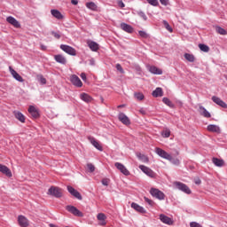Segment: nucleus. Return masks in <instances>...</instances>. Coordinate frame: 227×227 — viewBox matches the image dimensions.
<instances>
[{
  "instance_id": "obj_1",
  "label": "nucleus",
  "mask_w": 227,
  "mask_h": 227,
  "mask_svg": "<svg viewBox=\"0 0 227 227\" xmlns=\"http://www.w3.org/2000/svg\"><path fill=\"white\" fill-rule=\"evenodd\" d=\"M150 194L151 196H153V198H156V200H160V201L166 200V194H164L162 191L157 188H151Z\"/></svg>"
},
{
  "instance_id": "obj_2",
  "label": "nucleus",
  "mask_w": 227,
  "mask_h": 227,
  "mask_svg": "<svg viewBox=\"0 0 227 227\" xmlns=\"http://www.w3.org/2000/svg\"><path fill=\"white\" fill-rule=\"evenodd\" d=\"M47 194L53 196L54 198H61L63 196L61 189L56 186H51L49 188Z\"/></svg>"
},
{
  "instance_id": "obj_3",
  "label": "nucleus",
  "mask_w": 227,
  "mask_h": 227,
  "mask_svg": "<svg viewBox=\"0 0 227 227\" xmlns=\"http://www.w3.org/2000/svg\"><path fill=\"white\" fill-rule=\"evenodd\" d=\"M60 49L67 54H69V56H77V51H75V48L70 45L61 44Z\"/></svg>"
},
{
  "instance_id": "obj_4",
  "label": "nucleus",
  "mask_w": 227,
  "mask_h": 227,
  "mask_svg": "<svg viewBox=\"0 0 227 227\" xmlns=\"http://www.w3.org/2000/svg\"><path fill=\"white\" fill-rule=\"evenodd\" d=\"M66 210H67V212H70V214H73V215H75L76 217H82L84 215L82 212L75 207V206L68 205L66 207Z\"/></svg>"
},
{
  "instance_id": "obj_5",
  "label": "nucleus",
  "mask_w": 227,
  "mask_h": 227,
  "mask_svg": "<svg viewBox=\"0 0 227 227\" xmlns=\"http://www.w3.org/2000/svg\"><path fill=\"white\" fill-rule=\"evenodd\" d=\"M175 185L176 189H178L179 191H182V192H184L185 194H191L192 192L191 191V188H189V186H187V184L184 183L176 182Z\"/></svg>"
},
{
  "instance_id": "obj_6",
  "label": "nucleus",
  "mask_w": 227,
  "mask_h": 227,
  "mask_svg": "<svg viewBox=\"0 0 227 227\" xmlns=\"http://www.w3.org/2000/svg\"><path fill=\"white\" fill-rule=\"evenodd\" d=\"M139 168L141 169V171H143V173L147 175V176H150V178H155V172H153V170H152L150 168L145 165H140Z\"/></svg>"
},
{
  "instance_id": "obj_7",
  "label": "nucleus",
  "mask_w": 227,
  "mask_h": 227,
  "mask_svg": "<svg viewBox=\"0 0 227 227\" xmlns=\"http://www.w3.org/2000/svg\"><path fill=\"white\" fill-rule=\"evenodd\" d=\"M114 166L116 168L119 169V171H121V173H122V175H124L125 176H129V175H130V172L129 171V169H127V168L125 167V165L120 163V162H115Z\"/></svg>"
},
{
  "instance_id": "obj_8",
  "label": "nucleus",
  "mask_w": 227,
  "mask_h": 227,
  "mask_svg": "<svg viewBox=\"0 0 227 227\" xmlns=\"http://www.w3.org/2000/svg\"><path fill=\"white\" fill-rule=\"evenodd\" d=\"M70 81L74 86H76L77 88H82V82L81 81V78H79V76L76 74H73Z\"/></svg>"
},
{
  "instance_id": "obj_9",
  "label": "nucleus",
  "mask_w": 227,
  "mask_h": 227,
  "mask_svg": "<svg viewBox=\"0 0 227 227\" xmlns=\"http://www.w3.org/2000/svg\"><path fill=\"white\" fill-rule=\"evenodd\" d=\"M67 191H68V192H69L72 196H74V198H76V200H82V196L81 195V193H80L77 190H75L74 187L68 185V186H67Z\"/></svg>"
},
{
  "instance_id": "obj_10",
  "label": "nucleus",
  "mask_w": 227,
  "mask_h": 227,
  "mask_svg": "<svg viewBox=\"0 0 227 227\" xmlns=\"http://www.w3.org/2000/svg\"><path fill=\"white\" fill-rule=\"evenodd\" d=\"M90 143L92 144V145L94 146V148H96L97 150H98L99 152H103L104 148L102 147V145H100V143L98 141H97V139H95V137H88Z\"/></svg>"
},
{
  "instance_id": "obj_11",
  "label": "nucleus",
  "mask_w": 227,
  "mask_h": 227,
  "mask_svg": "<svg viewBox=\"0 0 227 227\" xmlns=\"http://www.w3.org/2000/svg\"><path fill=\"white\" fill-rule=\"evenodd\" d=\"M211 100H213L215 104H216L217 106H220V107H223V109H227L226 102L223 101V99H221L217 96H213L211 98Z\"/></svg>"
},
{
  "instance_id": "obj_12",
  "label": "nucleus",
  "mask_w": 227,
  "mask_h": 227,
  "mask_svg": "<svg viewBox=\"0 0 227 227\" xmlns=\"http://www.w3.org/2000/svg\"><path fill=\"white\" fill-rule=\"evenodd\" d=\"M155 150H156L157 155H159L162 159H167V160H168V159H171V154L168 153L166 151H164L159 147H156Z\"/></svg>"
},
{
  "instance_id": "obj_13",
  "label": "nucleus",
  "mask_w": 227,
  "mask_h": 227,
  "mask_svg": "<svg viewBox=\"0 0 227 227\" xmlns=\"http://www.w3.org/2000/svg\"><path fill=\"white\" fill-rule=\"evenodd\" d=\"M28 113L35 119L40 118V111H38V109L36 107H35L34 106H30L28 107Z\"/></svg>"
},
{
  "instance_id": "obj_14",
  "label": "nucleus",
  "mask_w": 227,
  "mask_h": 227,
  "mask_svg": "<svg viewBox=\"0 0 227 227\" xmlns=\"http://www.w3.org/2000/svg\"><path fill=\"white\" fill-rule=\"evenodd\" d=\"M118 120L121 121L123 125H130V119H129L124 113H120L118 114Z\"/></svg>"
},
{
  "instance_id": "obj_15",
  "label": "nucleus",
  "mask_w": 227,
  "mask_h": 227,
  "mask_svg": "<svg viewBox=\"0 0 227 227\" xmlns=\"http://www.w3.org/2000/svg\"><path fill=\"white\" fill-rule=\"evenodd\" d=\"M199 113L200 116H204V118H212V114H210V112L205 108L203 106H199Z\"/></svg>"
},
{
  "instance_id": "obj_16",
  "label": "nucleus",
  "mask_w": 227,
  "mask_h": 227,
  "mask_svg": "<svg viewBox=\"0 0 227 227\" xmlns=\"http://www.w3.org/2000/svg\"><path fill=\"white\" fill-rule=\"evenodd\" d=\"M0 173L6 175L8 178H12V170H10L8 167L3 164H0Z\"/></svg>"
},
{
  "instance_id": "obj_17",
  "label": "nucleus",
  "mask_w": 227,
  "mask_h": 227,
  "mask_svg": "<svg viewBox=\"0 0 227 227\" xmlns=\"http://www.w3.org/2000/svg\"><path fill=\"white\" fill-rule=\"evenodd\" d=\"M6 21L11 24L12 26H13L14 27H20V23L19 22V20H17L15 18H13L12 16H8L6 18Z\"/></svg>"
},
{
  "instance_id": "obj_18",
  "label": "nucleus",
  "mask_w": 227,
  "mask_h": 227,
  "mask_svg": "<svg viewBox=\"0 0 227 227\" xmlns=\"http://www.w3.org/2000/svg\"><path fill=\"white\" fill-rule=\"evenodd\" d=\"M10 72L12 75V77L18 81L19 82H24V78H22V76H20V74H19V73H17V71H15L14 69L12 68V67H9Z\"/></svg>"
},
{
  "instance_id": "obj_19",
  "label": "nucleus",
  "mask_w": 227,
  "mask_h": 227,
  "mask_svg": "<svg viewBox=\"0 0 227 227\" xmlns=\"http://www.w3.org/2000/svg\"><path fill=\"white\" fill-rule=\"evenodd\" d=\"M98 221H99V226H106L107 224V222H106V219H107V216H106V214L104 213H99L97 215Z\"/></svg>"
},
{
  "instance_id": "obj_20",
  "label": "nucleus",
  "mask_w": 227,
  "mask_h": 227,
  "mask_svg": "<svg viewBox=\"0 0 227 227\" xmlns=\"http://www.w3.org/2000/svg\"><path fill=\"white\" fill-rule=\"evenodd\" d=\"M121 28L122 29V31H125V33H134V27L125 22L121 23Z\"/></svg>"
},
{
  "instance_id": "obj_21",
  "label": "nucleus",
  "mask_w": 227,
  "mask_h": 227,
  "mask_svg": "<svg viewBox=\"0 0 227 227\" xmlns=\"http://www.w3.org/2000/svg\"><path fill=\"white\" fill-rule=\"evenodd\" d=\"M18 222L20 227H28L29 223H27V218L24 215L18 216Z\"/></svg>"
},
{
  "instance_id": "obj_22",
  "label": "nucleus",
  "mask_w": 227,
  "mask_h": 227,
  "mask_svg": "<svg viewBox=\"0 0 227 227\" xmlns=\"http://www.w3.org/2000/svg\"><path fill=\"white\" fill-rule=\"evenodd\" d=\"M160 220L164 224H168V225L173 224V220L170 217H168V215H162V214L160 215Z\"/></svg>"
},
{
  "instance_id": "obj_23",
  "label": "nucleus",
  "mask_w": 227,
  "mask_h": 227,
  "mask_svg": "<svg viewBox=\"0 0 227 227\" xmlns=\"http://www.w3.org/2000/svg\"><path fill=\"white\" fill-rule=\"evenodd\" d=\"M153 97L154 98H159V97H163L164 96V91L162 90V88L157 87L153 92H152Z\"/></svg>"
},
{
  "instance_id": "obj_24",
  "label": "nucleus",
  "mask_w": 227,
  "mask_h": 227,
  "mask_svg": "<svg viewBox=\"0 0 227 227\" xmlns=\"http://www.w3.org/2000/svg\"><path fill=\"white\" fill-rule=\"evenodd\" d=\"M131 208H134L137 212H139L140 214H146V209L145 207L139 206L137 203H131Z\"/></svg>"
},
{
  "instance_id": "obj_25",
  "label": "nucleus",
  "mask_w": 227,
  "mask_h": 227,
  "mask_svg": "<svg viewBox=\"0 0 227 227\" xmlns=\"http://www.w3.org/2000/svg\"><path fill=\"white\" fill-rule=\"evenodd\" d=\"M208 132H215L216 134H221V128L215 124H209L207 126Z\"/></svg>"
},
{
  "instance_id": "obj_26",
  "label": "nucleus",
  "mask_w": 227,
  "mask_h": 227,
  "mask_svg": "<svg viewBox=\"0 0 227 227\" xmlns=\"http://www.w3.org/2000/svg\"><path fill=\"white\" fill-rule=\"evenodd\" d=\"M88 47L90 49V51H92V52H97V51L99 49L98 43H97L95 41L88 42Z\"/></svg>"
},
{
  "instance_id": "obj_27",
  "label": "nucleus",
  "mask_w": 227,
  "mask_h": 227,
  "mask_svg": "<svg viewBox=\"0 0 227 227\" xmlns=\"http://www.w3.org/2000/svg\"><path fill=\"white\" fill-rule=\"evenodd\" d=\"M54 59L57 63H59L60 65H65L67 63V59L61 54L55 55Z\"/></svg>"
},
{
  "instance_id": "obj_28",
  "label": "nucleus",
  "mask_w": 227,
  "mask_h": 227,
  "mask_svg": "<svg viewBox=\"0 0 227 227\" xmlns=\"http://www.w3.org/2000/svg\"><path fill=\"white\" fill-rule=\"evenodd\" d=\"M14 116L16 120H19L21 123H26V116H24L22 113L15 111Z\"/></svg>"
},
{
  "instance_id": "obj_29",
  "label": "nucleus",
  "mask_w": 227,
  "mask_h": 227,
  "mask_svg": "<svg viewBox=\"0 0 227 227\" xmlns=\"http://www.w3.org/2000/svg\"><path fill=\"white\" fill-rule=\"evenodd\" d=\"M51 15L55 18L58 19V20H63V14L59 10L52 9L51 11Z\"/></svg>"
},
{
  "instance_id": "obj_30",
  "label": "nucleus",
  "mask_w": 227,
  "mask_h": 227,
  "mask_svg": "<svg viewBox=\"0 0 227 227\" xmlns=\"http://www.w3.org/2000/svg\"><path fill=\"white\" fill-rule=\"evenodd\" d=\"M212 162L217 168H223V166H224V160H221V159H218V158H213Z\"/></svg>"
},
{
  "instance_id": "obj_31",
  "label": "nucleus",
  "mask_w": 227,
  "mask_h": 227,
  "mask_svg": "<svg viewBox=\"0 0 227 227\" xmlns=\"http://www.w3.org/2000/svg\"><path fill=\"white\" fill-rule=\"evenodd\" d=\"M149 72H151V74H154L155 75H162V69H159L155 66L151 67L149 68Z\"/></svg>"
},
{
  "instance_id": "obj_32",
  "label": "nucleus",
  "mask_w": 227,
  "mask_h": 227,
  "mask_svg": "<svg viewBox=\"0 0 227 227\" xmlns=\"http://www.w3.org/2000/svg\"><path fill=\"white\" fill-rule=\"evenodd\" d=\"M80 98H81V100H82L83 102H86L87 104L91 102V100H93V98H90V95H88L87 93H84V92L80 94Z\"/></svg>"
},
{
  "instance_id": "obj_33",
  "label": "nucleus",
  "mask_w": 227,
  "mask_h": 227,
  "mask_svg": "<svg viewBox=\"0 0 227 227\" xmlns=\"http://www.w3.org/2000/svg\"><path fill=\"white\" fill-rule=\"evenodd\" d=\"M86 8H88L89 10H91L92 12H97V9L98 8V6H97L95 4V2H87L85 4Z\"/></svg>"
},
{
  "instance_id": "obj_34",
  "label": "nucleus",
  "mask_w": 227,
  "mask_h": 227,
  "mask_svg": "<svg viewBox=\"0 0 227 227\" xmlns=\"http://www.w3.org/2000/svg\"><path fill=\"white\" fill-rule=\"evenodd\" d=\"M162 102H163V104H165L166 106H168L171 109H175V104H173V102H171V100L169 98H163Z\"/></svg>"
},
{
  "instance_id": "obj_35",
  "label": "nucleus",
  "mask_w": 227,
  "mask_h": 227,
  "mask_svg": "<svg viewBox=\"0 0 227 227\" xmlns=\"http://www.w3.org/2000/svg\"><path fill=\"white\" fill-rule=\"evenodd\" d=\"M184 59L189 61L190 63H194V61L196 60V58L194 57V55L191 54V53H185L184 54Z\"/></svg>"
},
{
  "instance_id": "obj_36",
  "label": "nucleus",
  "mask_w": 227,
  "mask_h": 227,
  "mask_svg": "<svg viewBox=\"0 0 227 227\" xmlns=\"http://www.w3.org/2000/svg\"><path fill=\"white\" fill-rule=\"evenodd\" d=\"M161 136L162 137H169V136H171V130L168 128H165L162 131H161Z\"/></svg>"
},
{
  "instance_id": "obj_37",
  "label": "nucleus",
  "mask_w": 227,
  "mask_h": 227,
  "mask_svg": "<svg viewBox=\"0 0 227 227\" xmlns=\"http://www.w3.org/2000/svg\"><path fill=\"white\" fill-rule=\"evenodd\" d=\"M199 49H200V51H202V52H208V51H210V47H208V45L203 44V43L199 44Z\"/></svg>"
},
{
  "instance_id": "obj_38",
  "label": "nucleus",
  "mask_w": 227,
  "mask_h": 227,
  "mask_svg": "<svg viewBox=\"0 0 227 227\" xmlns=\"http://www.w3.org/2000/svg\"><path fill=\"white\" fill-rule=\"evenodd\" d=\"M168 160H170L175 166H180V160H178V158H173V156L170 155V159H168Z\"/></svg>"
},
{
  "instance_id": "obj_39",
  "label": "nucleus",
  "mask_w": 227,
  "mask_h": 227,
  "mask_svg": "<svg viewBox=\"0 0 227 227\" xmlns=\"http://www.w3.org/2000/svg\"><path fill=\"white\" fill-rule=\"evenodd\" d=\"M162 24H163L164 27L167 29V31H168L169 33H173V27H171V26L169 25V23L168 21L163 20Z\"/></svg>"
},
{
  "instance_id": "obj_40",
  "label": "nucleus",
  "mask_w": 227,
  "mask_h": 227,
  "mask_svg": "<svg viewBox=\"0 0 227 227\" xmlns=\"http://www.w3.org/2000/svg\"><path fill=\"white\" fill-rule=\"evenodd\" d=\"M134 97L137 100H145V95L141 92H135Z\"/></svg>"
},
{
  "instance_id": "obj_41",
  "label": "nucleus",
  "mask_w": 227,
  "mask_h": 227,
  "mask_svg": "<svg viewBox=\"0 0 227 227\" xmlns=\"http://www.w3.org/2000/svg\"><path fill=\"white\" fill-rule=\"evenodd\" d=\"M215 31H216V33H218V35H224L227 34L226 29L223 28L221 27H216Z\"/></svg>"
},
{
  "instance_id": "obj_42",
  "label": "nucleus",
  "mask_w": 227,
  "mask_h": 227,
  "mask_svg": "<svg viewBox=\"0 0 227 227\" xmlns=\"http://www.w3.org/2000/svg\"><path fill=\"white\" fill-rule=\"evenodd\" d=\"M137 15H139L144 20H148V17L146 16V14L145 13V12L143 11H138Z\"/></svg>"
},
{
  "instance_id": "obj_43",
  "label": "nucleus",
  "mask_w": 227,
  "mask_h": 227,
  "mask_svg": "<svg viewBox=\"0 0 227 227\" xmlns=\"http://www.w3.org/2000/svg\"><path fill=\"white\" fill-rule=\"evenodd\" d=\"M38 81L40 84H47V79H45L42 74L38 76Z\"/></svg>"
},
{
  "instance_id": "obj_44",
  "label": "nucleus",
  "mask_w": 227,
  "mask_h": 227,
  "mask_svg": "<svg viewBox=\"0 0 227 227\" xmlns=\"http://www.w3.org/2000/svg\"><path fill=\"white\" fill-rule=\"evenodd\" d=\"M151 6H159V0H146Z\"/></svg>"
},
{
  "instance_id": "obj_45",
  "label": "nucleus",
  "mask_w": 227,
  "mask_h": 227,
  "mask_svg": "<svg viewBox=\"0 0 227 227\" xmlns=\"http://www.w3.org/2000/svg\"><path fill=\"white\" fill-rule=\"evenodd\" d=\"M137 157L140 159V160H143V162H148V158L145 154L139 153Z\"/></svg>"
},
{
  "instance_id": "obj_46",
  "label": "nucleus",
  "mask_w": 227,
  "mask_h": 227,
  "mask_svg": "<svg viewBox=\"0 0 227 227\" xmlns=\"http://www.w3.org/2000/svg\"><path fill=\"white\" fill-rule=\"evenodd\" d=\"M87 168H88L90 173H93L95 171V165L92 163H88Z\"/></svg>"
},
{
  "instance_id": "obj_47",
  "label": "nucleus",
  "mask_w": 227,
  "mask_h": 227,
  "mask_svg": "<svg viewBox=\"0 0 227 227\" xmlns=\"http://www.w3.org/2000/svg\"><path fill=\"white\" fill-rule=\"evenodd\" d=\"M144 200L145 201V203H148V205H150V207H153V205H155V202L150 199H148L147 197H144Z\"/></svg>"
},
{
  "instance_id": "obj_48",
  "label": "nucleus",
  "mask_w": 227,
  "mask_h": 227,
  "mask_svg": "<svg viewBox=\"0 0 227 227\" xmlns=\"http://www.w3.org/2000/svg\"><path fill=\"white\" fill-rule=\"evenodd\" d=\"M138 35L141 38H148V34L145 31L139 30Z\"/></svg>"
},
{
  "instance_id": "obj_49",
  "label": "nucleus",
  "mask_w": 227,
  "mask_h": 227,
  "mask_svg": "<svg viewBox=\"0 0 227 227\" xmlns=\"http://www.w3.org/2000/svg\"><path fill=\"white\" fill-rule=\"evenodd\" d=\"M116 70H118V72H120L121 74H125V71L123 70V67H121V64H116L115 66Z\"/></svg>"
},
{
  "instance_id": "obj_50",
  "label": "nucleus",
  "mask_w": 227,
  "mask_h": 227,
  "mask_svg": "<svg viewBox=\"0 0 227 227\" xmlns=\"http://www.w3.org/2000/svg\"><path fill=\"white\" fill-rule=\"evenodd\" d=\"M52 36H54V38H56L57 40H59V38H61V34L58 33V32H51Z\"/></svg>"
},
{
  "instance_id": "obj_51",
  "label": "nucleus",
  "mask_w": 227,
  "mask_h": 227,
  "mask_svg": "<svg viewBox=\"0 0 227 227\" xmlns=\"http://www.w3.org/2000/svg\"><path fill=\"white\" fill-rule=\"evenodd\" d=\"M102 185H105L106 187H107V185H109V179L107 178H103L101 181Z\"/></svg>"
},
{
  "instance_id": "obj_52",
  "label": "nucleus",
  "mask_w": 227,
  "mask_h": 227,
  "mask_svg": "<svg viewBox=\"0 0 227 227\" xmlns=\"http://www.w3.org/2000/svg\"><path fill=\"white\" fill-rule=\"evenodd\" d=\"M190 227H202L201 224L196 223V222H192L190 223Z\"/></svg>"
},
{
  "instance_id": "obj_53",
  "label": "nucleus",
  "mask_w": 227,
  "mask_h": 227,
  "mask_svg": "<svg viewBox=\"0 0 227 227\" xmlns=\"http://www.w3.org/2000/svg\"><path fill=\"white\" fill-rule=\"evenodd\" d=\"M160 3L163 6H168V4H169V0H160Z\"/></svg>"
},
{
  "instance_id": "obj_54",
  "label": "nucleus",
  "mask_w": 227,
  "mask_h": 227,
  "mask_svg": "<svg viewBox=\"0 0 227 227\" xmlns=\"http://www.w3.org/2000/svg\"><path fill=\"white\" fill-rule=\"evenodd\" d=\"M118 6H120V8H125V4L123 3V1H119Z\"/></svg>"
},
{
  "instance_id": "obj_55",
  "label": "nucleus",
  "mask_w": 227,
  "mask_h": 227,
  "mask_svg": "<svg viewBox=\"0 0 227 227\" xmlns=\"http://www.w3.org/2000/svg\"><path fill=\"white\" fill-rule=\"evenodd\" d=\"M90 67H95V59H90L89 60Z\"/></svg>"
},
{
  "instance_id": "obj_56",
  "label": "nucleus",
  "mask_w": 227,
  "mask_h": 227,
  "mask_svg": "<svg viewBox=\"0 0 227 227\" xmlns=\"http://www.w3.org/2000/svg\"><path fill=\"white\" fill-rule=\"evenodd\" d=\"M80 77H81V79H82L83 81H86V73H82V74H80Z\"/></svg>"
},
{
  "instance_id": "obj_57",
  "label": "nucleus",
  "mask_w": 227,
  "mask_h": 227,
  "mask_svg": "<svg viewBox=\"0 0 227 227\" xmlns=\"http://www.w3.org/2000/svg\"><path fill=\"white\" fill-rule=\"evenodd\" d=\"M71 4H73L74 6L79 4V1L78 0H71Z\"/></svg>"
},
{
  "instance_id": "obj_58",
  "label": "nucleus",
  "mask_w": 227,
  "mask_h": 227,
  "mask_svg": "<svg viewBox=\"0 0 227 227\" xmlns=\"http://www.w3.org/2000/svg\"><path fill=\"white\" fill-rule=\"evenodd\" d=\"M141 114H146V111L145 109L141 108L140 111Z\"/></svg>"
},
{
  "instance_id": "obj_59",
  "label": "nucleus",
  "mask_w": 227,
  "mask_h": 227,
  "mask_svg": "<svg viewBox=\"0 0 227 227\" xmlns=\"http://www.w3.org/2000/svg\"><path fill=\"white\" fill-rule=\"evenodd\" d=\"M195 184H196V185H200V184H201V180H197V181H195Z\"/></svg>"
},
{
  "instance_id": "obj_60",
  "label": "nucleus",
  "mask_w": 227,
  "mask_h": 227,
  "mask_svg": "<svg viewBox=\"0 0 227 227\" xmlns=\"http://www.w3.org/2000/svg\"><path fill=\"white\" fill-rule=\"evenodd\" d=\"M50 227H59L58 225L54 224V223H50L49 224Z\"/></svg>"
},
{
  "instance_id": "obj_61",
  "label": "nucleus",
  "mask_w": 227,
  "mask_h": 227,
  "mask_svg": "<svg viewBox=\"0 0 227 227\" xmlns=\"http://www.w3.org/2000/svg\"><path fill=\"white\" fill-rule=\"evenodd\" d=\"M42 49L45 50V46H42Z\"/></svg>"
},
{
  "instance_id": "obj_62",
  "label": "nucleus",
  "mask_w": 227,
  "mask_h": 227,
  "mask_svg": "<svg viewBox=\"0 0 227 227\" xmlns=\"http://www.w3.org/2000/svg\"><path fill=\"white\" fill-rule=\"evenodd\" d=\"M118 107H123V106H119Z\"/></svg>"
}]
</instances>
